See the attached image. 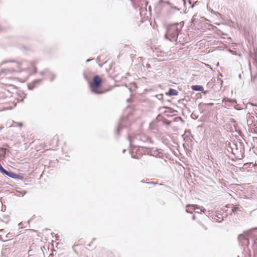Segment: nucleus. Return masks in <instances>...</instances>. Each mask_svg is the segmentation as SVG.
<instances>
[{"instance_id":"nucleus-12","label":"nucleus","mask_w":257,"mask_h":257,"mask_svg":"<svg viewBox=\"0 0 257 257\" xmlns=\"http://www.w3.org/2000/svg\"><path fill=\"white\" fill-rule=\"evenodd\" d=\"M170 12H179L180 11V9H179L177 7L175 6L173 4L171 5V6L170 7Z\"/></svg>"},{"instance_id":"nucleus-18","label":"nucleus","mask_w":257,"mask_h":257,"mask_svg":"<svg viewBox=\"0 0 257 257\" xmlns=\"http://www.w3.org/2000/svg\"><path fill=\"white\" fill-rule=\"evenodd\" d=\"M156 97L159 100H162L163 99V95L162 94H160L157 95H156Z\"/></svg>"},{"instance_id":"nucleus-32","label":"nucleus","mask_w":257,"mask_h":257,"mask_svg":"<svg viewBox=\"0 0 257 257\" xmlns=\"http://www.w3.org/2000/svg\"><path fill=\"white\" fill-rule=\"evenodd\" d=\"M192 219L193 220H195V216L194 215H193V216H192Z\"/></svg>"},{"instance_id":"nucleus-45","label":"nucleus","mask_w":257,"mask_h":257,"mask_svg":"<svg viewBox=\"0 0 257 257\" xmlns=\"http://www.w3.org/2000/svg\"><path fill=\"white\" fill-rule=\"evenodd\" d=\"M237 257H239V255H238V256H237Z\"/></svg>"},{"instance_id":"nucleus-6","label":"nucleus","mask_w":257,"mask_h":257,"mask_svg":"<svg viewBox=\"0 0 257 257\" xmlns=\"http://www.w3.org/2000/svg\"><path fill=\"white\" fill-rule=\"evenodd\" d=\"M138 138H139V139L142 142H146V143H152L151 138L150 137H148V136H145V135H140V136H137L136 137L137 139H138Z\"/></svg>"},{"instance_id":"nucleus-19","label":"nucleus","mask_w":257,"mask_h":257,"mask_svg":"<svg viewBox=\"0 0 257 257\" xmlns=\"http://www.w3.org/2000/svg\"><path fill=\"white\" fill-rule=\"evenodd\" d=\"M51 78H50V81L52 82L54 80V79L56 77V75L54 74H51Z\"/></svg>"},{"instance_id":"nucleus-26","label":"nucleus","mask_w":257,"mask_h":257,"mask_svg":"<svg viewBox=\"0 0 257 257\" xmlns=\"http://www.w3.org/2000/svg\"><path fill=\"white\" fill-rule=\"evenodd\" d=\"M227 101L230 102H236V100L235 99H227Z\"/></svg>"},{"instance_id":"nucleus-38","label":"nucleus","mask_w":257,"mask_h":257,"mask_svg":"<svg viewBox=\"0 0 257 257\" xmlns=\"http://www.w3.org/2000/svg\"><path fill=\"white\" fill-rule=\"evenodd\" d=\"M19 125H20V126H21L22 125V123H20V124H19Z\"/></svg>"},{"instance_id":"nucleus-37","label":"nucleus","mask_w":257,"mask_h":257,"mask_svg":"<svg viewBox=\"0 0 257 257\" xmlns=\"http://www.w3.org/2000/svg\"><path fill=\"white\" fill-rule=\"evenodd\" d=\"M90 61V60H89V59H87V60H86V62H89Z\"/></svg>"},{"instance_id":"nucleus-43","label":"nucleus","mask_w":257,"mask_h":257,"mask_svg":"<svg viewBox=\"0 0 257 257\" xmlns=\"http://www.w3.org/2000/svg\"><path fill=\"white\" fill-rule=\"evenodd\" d=\"M37 72V69H36V68H35V72Z\"/></svg>"},{"instance_id":"nucleus-5","label":"nucleus","mask_w":257,"mask_h":257,"mask_svg":"<svg viewBox=\"0 0 257 257\" xmlns=\"http://www.w3.org/2000/svg\"><path fill=\"white\" fill-rule=\"evenodd\" d=\"M3 175H6L11 178L15 179H20V176L18 175V174L11 172V171H8L6 170L5 172L3 174Z\"/></svg>"},{"instance_id":"nucleus-35","label":"nucleus","mask_w":257,"mask_h":257,"mask_svg":"<svg viewBox=\"0 0 257 257\" xmlns=\"http://www.w3.org/2000/svg\"><path fill=\"white\" fill-rule=\"evenodd\" d=\"M159 2L160 3H163V0H160Z\"/></svg>"},{"instance_id":"nucleus-36","label":"nucleus","mask_w":257,"mask_h":257,"mask_svg":"<svg viewBox=\"0 0 257 257\" xmlns=\"http://www.w3.org/2000/svg\"><path fill=\"white\" fill-rule=\"evenodd\" d=\"M41 74L42 75H43L44 74V72H41Z\"/></svg>"},{"instance_id":"nucleus-42","label":"nucleus","mask_w":257,"mask_h":257,"mask_svg":"<svg viewBox=\"0 0 257 257\" xmlns=\"http://www.w3.org/2000/svg\"><path fill=\"white\" fill-rule=\"evenodd\" d=\"M148 67H150V65H148Z\"/></svg>"},{"instance_id":"nucleus-31","label":"nucleus","mask_w":257,"mask_h":257,"mask_svg":"<svg viewBox=\"0 0 257 257\" xmlns=\"http://www.w3.org/2000/svg\"><path fill=\"white\" fill-rule=\"evenodd\" d=\"M179 120V119H177V117L174 119L173 121H177Z\"/></svg>"},{"instance_id":"nucleus-9","label":"nucleus","mask_w":257,"mask_h":257,"mask_svg":"<svg viewBox=\"0 0 257 257\" xmlns=\"http://www.w3.org/2000/svg\"><path fill=\"white\" fill-rule=\"evenodd\" d=\"M191 88L193 90L197 91H202L203 90V87L201 85H192L191 86Z\"/></svg>"},{"instance_id":"nucleus-2","label":"nucleus","mask_w":257,"mask_h":257,"mask_svg":"<svg viewBox=\"0 0 257 257\" xmlns=\"http://www.w3.org/2000/svg\"><path fill=\"white\" fill-rule=\"evenodd\" d=\"M102 83V80L98 75H95L92 82H89L91 91L95 94L104 93L106 91L100 90L99 88ZM108 90H107L108 91ZM107 91V90H106Z\"/></svg>"},{"instance_id":"nucleus-4","label":"nucleus","mask_w":257,"mask_h":257,"mask_svg":"<svg viewBox=\"0 0 257 257\" xmlns=\"http://www.w3.org/2000/svg\"><path fill=\"white\" fill-rule=\"evenodd\" d=\"M165 108H167L168 109L167 110H165L164 111V113L167 116H174V115H176V113L177 112V111L172 108H170V107H167V106H164V107H161L159 108V110L160 111H162L163 109H165Z\"/></svg>"},{"instance_id":"nucleus-25","label":"nucleus","mask_w":257,"mask_h":257,"mask_svg":"<svg viewBox=\"0 0 257 257\" xmlns=\"http://www.w3.org/2000/svg\"><path fill=\"white\" fill-rule=\"evenodd\" d=\"M41 80H42L41 79H38V80H35V81H34V83L35 84H38V83H39V82H40L41 81Z\"/></svg>"},{"instance_id":"nucleus-21","label":"nucleus","mask_w":257,"mask_h":257,"mask_svg":"<svg viewBox=\"0 0 257 257\" xmlns=\"http://www.w3.org/2000/svg\"><path fill=\"white\" fill-rule=\"evenodd\" d=\"M83 76L86 81H87L89 83V82H90L89 81V79L88 78L87 76L85 73L83 74Z\"/></svg>"},{"instance_id":"nucleus-23","label":"nucleus","mask_w":257,"mask_h":257,"mask_svg":"<svg viewBox=\"0 0 257 257\" xmlns=\"http://www.w3.org/2000/svg\"><path fill=\"white\" fill-rule=\"evenodd\" d=\"M196 22V19L194 18H192L191 22V26H193L194 23Z\"/></svg>"},{"instance_id":"nucleus-8","label":"nucleus","mask_w":257,"mask_h":257,"mask_svg":"<svg viewBox=\"0 0 257 257\" xmlns=\"http://www.w3.org/2000/svg\"><path fill=\"white\" fill-rule=\"evenodd\" d=\"M189 207H192L194 210L199 209L200 210V211H202L203 212H204L205 211H206V210L203 207H201L200 208V207L198 206L197 205L189 204V205H187L186 206L187 208Z\"/></svg>"},{"instance_id":"nucleus-15","label":"nucleus","mask_w":257,"mask_h":257,"mask_svg":"<svg viewBox=\"0 0 257 257\" xmlns=\"http://www.w3.org/2000/svg\"><path fill=\"white\" fill-rule=\"evenodd\" d=\"M252 59H253V62H252L254 66H257V57H256V54H255L254 57Z\"/></svg>"},{"instance_id":"nucleus-17","label":"nucleus","mask_w":257,"mask_h":257,"mask_svg":"<svg viewBox=\"0 0 257 257\" xmlns=\"http://www.w3.org/2000/svg\"><path fill=\"white\" fill-rule=\"evenodd\" d=\"M132 2V4L134 7H135V6L137 5V3L139 2V0H131Z\"/></svg>"},{"instance_id":"nucleus-29","label":"nucleus","mask_w":257,"mask_h":257,"mask_svg":"<svg viewBox=\"0 0 257 257\" xmlns=\"http://www.w3.org/2000/svg\"><path fill=\"white\" fill-rule=\"evenodd\" d=\"M250 104L252 106H257V104H255L253 103H250Z\"/></svg>"},{"instance_id":"nucleus-7","label":"nucleus","mask_w":257,"mask_h":257,"mask_svg":"<svg viewBox=\"0 0 257 257\" xmlns=\"http://www.w3.org/2000/svg\"><path fill=\"white\" fill-rule=\"evenodd\" d=\"M213 105V103H200L199 104V107L200 109H202V111L205 110L208 106H212Z\"/></svg>"},{"instance_id":"nucleus-28","label":"nucleus","mask_w":257,"mask_h":257,"mask_svg":"<svg viewBox=\"0 0 257 257\" xmlns=\"http://www.w3.org/2000/svg\"><path fill=\"white\" fill-rule=\"evenodd\" d=\"M186 212H187V213H191V214H192V211H190L189 209H186Z\"/></svg>"},{"instance_id":"nucleus-34","label":"nucleus","mask_w":257,"mask_h":257,"mask_svg":"<svg viewBox=\"0 0 257 257\" xmlns=\"http://www.w3.org/2000/svg\"><path fill=\"white\" fill-rule=\"evenodd\" d=\"M126 151V150L125 149H123V151H122V153H124Z\"/></svg>"},{"instance_id":"nucleus-11","label":"nucleus","mask_w":257,"mask_h":257,"mask_svg":"<svg viewBox=\"0 0 257 257\" xmlns=\"http://www.w3.org/2000/svg\"><path fill=\"white\" fill-rule=\"evenodd\" d=\"M151 155L157 157H161L162 153L158 151H151Z\"/></svg>"},{"instance_id":"nucleus-14","label":"nucleus","mask_w":257,"mask_h":257,"mask_svg":"<svg viewBox=\"0 0 257 257\" xmlns=\"http://www.w3.org/2000/svg\"><path fill=\"white\" fill-rule=\"evenodd\" d=\"M162 121L163 122V123H164L165 124H166L167 125H170L171 124V121L168 120V119H167L165 118H162Z\"/></svg>"},{"instance_id":"nucleus-44","label":"nucleus","mask_w":257,"mask_h":257,"mask_svg":"<svg viewBox=\"0 0 257 257\" xmlns=\"http://www.w3.org/2000/svg\"><path fill=\"white\" fill-rule=\"evenodd\" d=\"M0 237L2 238L1 236L0 235Z\"/></svg>"},{"instance_id":"nucleus-30","label":"nucleus","mask_w":257,"mask_h":257,"mask_svg":"<svg viewBox=\"0 0 257 257\" xmlns=\"http://www.w3.org/2000/svg\"><path fill=\"white\" fill-rule=\"evenodd\" d=\"M34 86L31 87L30 86H29V89L30 90H32L34 88Z\"/></svg>"},{"instance_id":"nucleus-16","label":"nucleus","mask_w":257,"mask_h":257,"mask_svg":"<svg viewBox=\"0 0 257 257\" xmlns=\"http://www.w3.org/2000/svg\"><path fill=\"white\" fill-rule=\"evenodd\" d=\"M5 171H6V169H5L3 166H2V165L0 164V172L2 173V174H4V172H5Z\"/></svg>"},{"instance_id":"nucleus-1","label":"nucleus","mask_w":257,"mask_h":257,"mask_svg":"<svg viewBox=\"0 0 257 257\" xmlns=\"http://www.w3.org/2000/svg\"><path fill=\"white\" fill-rule=\"evenodd\" d=\"M179 24L176 23L169 26L167 29V33L165 34V37L170 41H177L178 36L181 29L178 28Z\"/></svg>"},{"instance_id":"nucleus-39","label":"nucleus","mask_w":257,"mask_h":257,"mask_svg":"<svg viewBox=\"0 0 257 257\" xmlns=\"http://www.w3.org/2000/svg\"><path fill=\"white\" fill-rule=\"evenodd\" d=\"M199 209L197 210V211H196V212H197V213H199Z\"/></svg>"},{"instance_id":"nucleus-24","label":"nucleus","mask_w":257,"mask_h":257,"mask_svg":"<svg viewBox=\"0 0 257 257\" xmlns=\"http://www.w3.org/2000/svg\"><path fill=\"white\" fill-rule=\"evenodd\" d=\"M177 119H179V120H180L182 123H185V121L182 119L181 117H177Z\"/></svg>"},{"instance_id":"nucleus-10","label":"nucleus","mask_w":257,"mask_h":257,"mask_svg":"<svg viewBox=\"0 0 257 257\" xmlns=\"http://www.w3.org/2000/svg\"><path fill=\"white\" fill-rule=\"evenodd\" d=\"M178 94V91H177L175 89H172V88H170L168 92L167 93H166L167 95H168L170 96H172V95L175 96V95H177Z\"/></svg>"},{"instance_id":"nucleus-40","label":"nucleus","mask_w":257,"mask_h":257,"mask_svg":"<svg viewBox=\"0 0 257 257\" xmlns=\"http://www.w3.org/2000/svg\"><path fill=\"white\" fill-rule=\"evenodd\" d=\"M199 209L197 210V211H196V212H197V213H199Z\"/></svg>"},{"instance_id":"nucleus-22","label":"nucleus","mask_w":257,"mask_h":257,"mask_svg":"<svg viewBox=\"0 0 257 257\" xmlns=\"http://www.w3.org/2000/svg\"><path fill=\"white\" fill-rule=\"evenodd\" d=\"M121 129V127L120 126H118L116 130V133L117 134L118 136H119V132Z\"/></svg>"},{"instance_id":"nucleus-3","label":"nucleus","mask_w":257,"mask_h":257,"mask_svg":"<svg viewBox=\"0 0 257 257\" xmlns=\"http://www.w3.org/2000/svg\"><path fill=\"white\" fill-rule=\"evenodd\" d=\"M238 240L239 244L244 246L243 250L244 251H247V246L249 244L248 239L243 234H240L238 236Z\"/></svg>"},{"instance_id":"nucleus-27","label":"nucleus","mask_w":257,"mask_h":257,"mask_svg":"<svg viewBox=\"0 0 257 257\" xmlns=\"http://www.w3.org/2000/svg\"><path fill=\"white\" fill-rule=\"evenodd\" d=\"M166 4L168 5H169L170 6V7L171 6V5H172L173 4L172 3H171L169 1H165L164 2Z\"/></svg>"},{"instance_id":"nucleus-33","label":"nucleus","mask_w":257,"mask_h":257,"mask_svg":"<svg viewBox=\"0 0 257 257\" xmlns=\"http://www.w3.org/2000/svg\"><path fill=\"white\" fill-rule=\"evenodd\" d=\"M128 139L130 140V145H132V141L130 140V138H128Z\"/></svg>"},{"instance_id":"nucleus-13","label":"nucleus","mask_w":257,"mask_h":257,"mask_svg":"<svg viewBox=\"0 0 257 257\" xmlns=\"http://www.w3.org/2000/svg\"><path fill=\"white\" fill-rule=\"evenodd\" d=\"M252 249L254 251V253L257 254V242H254L252 245Z\"/></svg>"},{"instance_id":"nucleus-20","label":"nucleus","mask_w":257,"mask_h":257,"mask_svg":"<svg viewBox=\"0 0 257 257\" xmlns=\"http://www.w3.org/2000/svg\"><path fill=\"white\" fill-rule=\"evenodd\" d=\"M238 210V207H233L231 209V212L235 213Z\"/></svg>"},{"instance_id":"nucleus-41","label":"nucleus","mask_w":257,"mask_h":257,"mask_svg":"<svg viewBox=\"0 0 257 257\" xmlns=\"http://www.w3.org/2000/svg\"><path fill=\"white\" fill-rule=\"evenodd\" d=\"M187 132H190V131L188 130V131H186V133H187Z\"/></svg>"}]
</instances>
